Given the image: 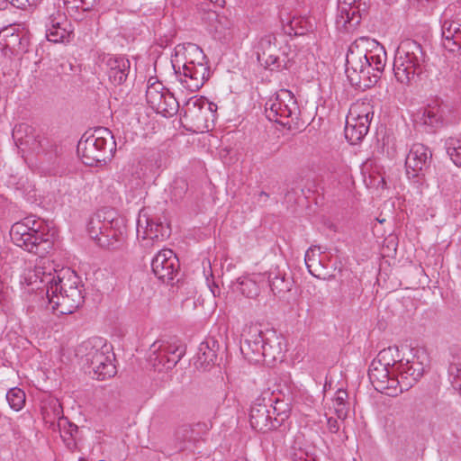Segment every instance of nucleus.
<instances>
[{
  "mask_svg": "<svg viewBox=\"0 0 461 461\" xmlns=\"http://www.w3.org/2000/svg\"><path fill=\"white\" fill-rule=\"evenodd\" d=\"M87 232L100 247L117 249L126 238V221L113 209L103 208L90 218Z\"/></svg>",
  "mask_w": 461,
  "mask_h": 461,
  "instance_id": "obj_4",
  "label": "nucleus"
},
{
  "mask_svg": "<svg viewBox=\"0 0 461 461\" xmlns=\"http://www.w3.org/2000/svg\"><path fill=\"white\" fill-rule=\"evenodd\" d=\"M78 353L84 354L89 372L93 373L95 379L104 380L116 374L114 354L103 339L94 338L84 341L78 348Z\"/></svg>",
  "mask_w": 461,
  "mask_h": 461,
  "instance_id": "obj_7",
  "label": "nucleus"
},
{
  "mask_svg": "<svg viewBox=\"0 0 461 461\" xmlns=\"http://www.w3.org/2000/svg\"><path fill=\"white\" fill-rule=\"evenodd\" d=\"M451 106L439 99L431 101L426 107L420 110L414 116L416 123L439 128L452 122Z\"/></svg>",
  "mask_w": 461,
  "mask_h": 461,
  "instance_id": "obj_18",
  "label": "nucleus"
},
{
  "mask_svg": "<svg viewBox=\"0 0 461 461\" xmlns=\"http://www.w3.org/2000/svg\"><path fill=\"white\" fill-rule=\"evenodd\" d=\"M269 195L268 194H267L266 192L264 191H261L259 194H258V202H261V201H264L266 202L267 199H268Z\"/></svg>",
  "mask_w": 461,
  "mask_h": 461,
  "instance_id": "obj_53",
  "label": "nucleus"
},
{
  "mask_svg": "<svg viewBox=\"0 0 461 461\" xmlns=\"http://www.w3.org/2000/svg\"><path fill=\"white\" fill-rule=\"evenodd\" d=\"M185 346L176 337L157 339L149 348V362L157 370L172 369L184 357Z\"/></svg>",
  "mask_w": 461,
  "mask_h": 461,
  "instance_id": "obj_11",
  "label": "nucleus"
},
{
  "mask_svg": "<svg viewBox=\"0 0 461 461\" xmlns=\"http://www.w3.org/2000/svg\"><path fill=\"white\" fill-rule=\"evenodd\" d=\"M112 132L107 128H97L86 132L77 144V155L86 166H96L109 159L115 147Z\"/></svg>",
  "mask_w": 461,
  "mask_h": 461,
  "instance_id": "obj_6",
  "label": "nucleus"
},
{
  "mask_svg": "<svg viewBox=\"0 0 461 461\" xmlns=\"http://www.w3.org/2000/svg\"><path fill=\"white\" fill-rule=\"evenodd\" d=\"M188 190V183L185 178L174 179L170 186V194L175 201L182 200Z\"/></svg>",
  "mask_w": 461,
  "mask_h": 461,
  "instance_id": "obj_39",
  "label": "nucleus"
},
{
  "mask_svg": "<svg viewBox=\"0 0 461 461\" xmlns=\"http://www.w3.org/2000/svg\"><path fill=\"white\" fill-rule=\"evenodd\" d=\"M41 221L32 217L13 224L10 230V237L13 242L25 250L42 255L51 247L48 235L41 230Z\"/></svg>",
  "mask_w": 461,
  "mask_h": 461,
  "instance_id": "obj_8",
  "label": "nucleus"
},
{
  "mask_svg": "<svg viewBox=\"0 0 461 461\" xmlns=\"http://www.w3.org/2000/svg\"><path fill=\"white\" fill-rule=\"evenodd\" d=\"M210 16L216 18L217 24L215 25V30L220 33H223L226 30H230L232 26V23L225 16H221L214 12L211 13Z\"/></svg>",
  "mask_w": 461,
  "mask_h": 461,
  "instance_id": "obj_42",
  "label": "nucleus"
},
{
  "mask_svg": "<svg viewBox=\"0 0 461 461\" xmlns=\"http://www.w3.org/2000/svg\"><path fill=\"white\" fill-rule=\"evenodd\" d=\"M442 45L443 47L450 51V52H455V51H457L459 50H461V38L459 37H456V38H447V39H442Z\"/></svg>",
  "mask_w": 461,
  "mask_h": 461,
  "instance_id": "obj_44",
  "label": "nucleus"
},
{
  "mask_svg": "<svg viewBox=\"0 0 461 461\" xmlns=\"http://www.w3.org/2000/svg\"><path fill=\"white\" fill-rule=\"evenodd\" d=\"M263 347L261 361L271 363L283 357V339L277 336L276 332L268 331L266 333Z\"/></svg>",
  "mask_w": 461,
  "mask_h": 461,
  "instance_id": "obj_25",
  "label": "nucleus"
},
{
  "mask_svg": "<svg viewBox=\"0 0 461 461\" xmlns=\"http://www.w3.org/2000/svg\"><path fill=\"white\" fill-rule=\"evenodd\" d=\"M327 425L330 432L331 433H337L339 429V426L336 419L329 418L327 420Z\"/></svg>",
  "mask_w": 461,
  "mask_h": 461,
  "instance_id": "obj_48",
  "label": "nucleus"
},
{
  "mask_svg": "<svg viewBox=\"0 0 461 461\" xmlns=\"http://www.w3.org/2000/svg\"><path fill=\"white\" fill-rule=\"evenodd\" d=\"M43 418L46 421L53 422L50 411L47 408L43 411Z\"/></svg>",
  "mask_w": 461,
  "mask_h": 461,
  "instance_id": "obj_51",
  "label": "nucleus"
},
{
  "mask_svg": "<svg viewBox=\"0 0 461 461\" xmlns=\"http://www.w3.org/2000/svg\"><path fill=\"white\" fill-rule=\"evenodd\" d=\"M13 139L19 149L26 148L37 154H45L51 159L57 154V148L47 137L34 134L33 129L27 124H19L13 130Z\"/></svg>",
  "mask_w": 461,
  "mask_h": 461,
  "instance_id": "obj_14",
  "label": "nucleus"
},
{
  "mask_svg": "<svg viewBox=\"0 0 461 461\" xmlns=\"http://www.w3.org/2000/svg\"><path fill=\"white\" fill-rule=\"evenodd\" d=\"M398 352L397 348L395 347H388L386 348L382 349L377 357L373 360L374 362H378L382 366L385 367H389L392 370L396 372V367L399 363V360H396L394 355Z\"/></svg>",
  "mask_w": 461,
  "mask_h": 461,
  "instance_id": "obj_34",
  "label": "nucleus"
},
{
  "mask_svg": "<svg viewBox=\"0 0 461 461\" xmlns=\"http://www.w3.org/2000/svg\"><path fill=\"white\" fill-rule=\"evenodd\" d=\"M68 27H70V24L65 14L59 10L50 14L46 22V30H49L50 28L59 29Z\"/></svg>",
  "mask_w": 461,
  "mask_h": 461,
  "instance_id": "obj_38",
  "label": "nucleus"
},
{
  "mask_svg": "<svg viewBox=\"0 0 461 461\" xmlns=\"http://www.w3.org/2000/svg\"><path fill=\"white\" fill-rule=\"evenodd\" d=\"M374 117V109L369 101L354 103L346 118L345 137L351 144L364 139L369 131Z\"/></svg>",
  "mask_w": 461,
  "mask_h": 461,
  "instance_id": "obj_13",
  "label": "nucleus"
},
{
  "mask_svg": "<svg viewBox=\"0 0 461 461\" xmlns=\"http://www.w3.org/2000/svg\"><path fill=\"white\" fill-rule=\"evenodd\" d=\"M287 16L285 17V13L282 11L280 13L279 18L282 25L285 27V25L289 26L291 31H294V33H297V31L295 30L296 26L301 23V20L296 17H293L290 19L288 17V14L286 13Z\"/></svg>",
  "mask_w": 461,
  "mask_h": 461,
  "instance_id": "obj_45",
  "label": "nucleus"
},
{
  "mask_svg": "<svg viewBox=\"0 0 461 461\" xmlns=\"http://www.w3.org/2000/svg\"><path fill=\"white\" fill-rule=\"evenodd\" d=\"M264 275L254 274L251 276L240 277L237 281L236 289L248 298H256L260 293V283Z\"/></svg>",
  "mask_w": 461,
  "mask_h": 461,
  "instance_id": "obj_28",
  "label": "nucleus"
},
{
  "mask_svg": "<svg viewBox=\"0 0 461 461\" xmlns=\"http://www.w3.org/2000/svg\"><path fill=\"white\" fill-rule=\"evenodd\" d=\"M151 267L154 275L162 282L167 283L174 279L179 268L178 258L173 250H160L153 258Z\"/></svg>",
  "mask_w": 461,
  "mask_h": 461,
  "instance_id": "obj_23",
  "label": "nucleus"
},
{
  "mask_svg": "<svg viewBox=\"0 0 461 461\" xmlns=\"http://www.w3.org/2000/svg\"><path fill=\"white\" fill-rule=\"evenodd\" d=\"M411 357L400 359L396 367L399 386L403 391L411 387L424 374L428 357L422 350H411Z\"/></svg>",
  "mask_w": 461,
  "mask_h": 461,
  "instance_id": "obj_15",
  "label": "nucleus"
},
{
  "mask_svg": "<svg viewBox=\"0 0 461 461\" xmlns=\"http://www.w3.org/2000/svg\"><path fill=\"white\" fill-rule=\"evenodd\" d=\"M266 333L257 325H250L243 334L240 351L250 362L258 363L262 360V349Z\"/></svg>",
  "mask_w": 461,
  "mask_h": 461,
  "instance_id": "obj_22",
  "label": "nucleus"
},
{
  "mask_svg": "<svg viewBox=\"0 0 461 461\" xmlns=\"http://www.w3.org/2000/svg\"><path fill=\"white\" fill-rule=\"evenodd\" d=\"M85 5V9H91L97 2V0H80Z\"/></svg>",
  "mask_w": 461,
  "mask_h": 461,
  "instance_id": "obj_49",
  "label": "nucleus"
},
{
  "mask_svg": "<svg viewBox=\"0 0 461 461\" xmlns=\"http://www.w3.org/2000/svg\"><path fill=\"white\" fill-rule=\"evenodd\" d=\"M237 461H249L248 459H240V460H237Z\"/></svg>",
  "mask_w": 461,
  "mask_h": 461,
  "instance_id": "obj_54",
  "label": "nucleus"
},
{
  "mask_svg": "<svg viewBox=\"0 0 461 461\" xmlns=\"http://www.w3.org/2000/svg\"><path fill=\"white\" fill-rule=\"evenodd\" d=\"M452 387L461 393V349L451 348V358L447 369Z\"/></svg>",
  "mask_w": 461,
  "mask_h": 461,
  "instance_id": "obj_29",
  "label": "nucleus"
},
{
  "mask_svg": "<svg viewBox=\"0 0 461 461\" xmlns=\"http://www.w3.org/2000/svg\"><path fill=\"white\" fill-rule=\"evenodd\" d=\"M366 3L362 0H339L336 25L339 30L355 29L366 11Z\"/></svg>",
  "mask_w": 461,
  "mask_h": 461,
  "instance_id": "obj_19",
  "label": "nucleus"
},
{
  "mask_svg": "<svg viewBox=\"0 0 461 461\" xmlns=\"http://www.w3.org/2000/svg\"><path fill=\"white\" fill-rule=\"evenodd\" d=\"M385 64L384 48L375 40L360 37L348 48L346 74L351 85L369 87L377 82Z\"/></svg>",
  "mask_w": 461,
  "mask_h": 461,
  "instance_id": "obj_2",
  "label": "nucleus"
},
{
  "mask_svg": "<svg viewBox=\"0 0 461 461\" xmlns=\"http://www.w3.org/2000/svg\"><path fill=\"white\" fill-rule=\"evenodd\" d=\"M147 102L158 113L165 117L175 115L179 108L178 102L162 84L151 87L147 93Z\"/></svg>",
  "mask_w": 461,
  "mask_h": 461,
  "instance_id": "obj_21",
  "label": "nucleus"
},
{
  "mask_svg": "<svg viewBox=\"0 0 461 461\" xmlns=\"http://www.w3.org/2000/svg\"><path fill=\"white\" fill-rule=\"evenodd\" d=\"M277 52V48L257 51L258 60L266 68L270 70L278 69L281 67V61Z\"/></svg>",
  "mask_w": 461,
  "mask_h": 461,
  "instance_id": "obj_33",
  "label": "nucleus"
},
{
  "mask_svg": "<svg viewBox=\"0 0 461 461\" xmlns=\"http://www.w3.org/2000/svg\"><path fill=\"white\" fill-rule=\"evenodd\" d=\"M446 149L454 164L461 167V140L450 137L446 140Z\"/></svg>",
  "mask_w": 461,
  "mask_h": 461,
  "instance_id": "obj_35",
  "label": "nucleus"
},
{
  "mask_svg": "<svg viewBox=\"0 0 461 461\" xmlns=\"http://www.w3.org/2000/svg\"><path fill=\"white\" fill-rule=\"evenodd\" d=\"M260 401L252 405L249 413V422L255 430L265 433L277 429L289 417L288 404L283 401L270 399L269 406Z\"/></svg>",
  "mask_w": 461,
  "mask_h": 461,
  "instance_id": "obj_10",
  "label": "nucleus"
},
{
  "mask_svg": "<svg viewBox=\"0 0 461 461\" xmlns=\"http://www.w3.org/2000/svg\"><path fill=\"white\" fill-rule=\"evenodd\" d=\"M348 393L344 390H338L333 401V407L339 419L344 420L348 416V408L346 406V400Z\"/></svg>",
  "mask_w": 461,
  "mask_h": 461,
  "instance_id": "obj_37",
  "label": "nucleus"
},
{
  "mask_svg": "<svg viewBox=\"0 0 461 461\" xmlns=\"http://www.w3.org/2000/svg\"><path fill=\"white\" fill-rule=\"evenodd\" d=\"M22 283L45 292L53 311L59 314H71L84 303L79 277L69 270L57 271L41 256L32 268L25 270Z\"/></svg>",
  "mask_w": 461,
  "mask_h": 461,
  "instance_id": "obj_1",
  "label": "nucleus"
},
{
  "mask_svg": "<svg viewBox=\"0 0 461 461\" xmlns=\"http://www.w3.org/2000/svg\"><path fill=\"white\" fill-rule=\"evenodd\" d=\"M197 438L194 431V425L184 424L179 426L174 433V440L176 447L183 451L188 448V445L192 444Z\"/></svg>",
  "mask_w": 461,
  "mask_h": 461,
  "instance_id": "obj_30",
  "label": "nucleus"
},
{
  "mask_svg": "<svg viewBox=\"0 0 461 461\" xmlns=\"http://www.w3.org/2000/svg\"><path fill=\"white\" fill-rule=\"evenodd\" d=\"M158 84H161L160 82H158L156 78L154 77H150L148 81V86H147V90H146V94L149 91V89L153 86H155L156 85Z\"/></svg>",
  "mask_w": 461,
  "mask_h": 461,
  "instance_id": "obj_50",
  "label": "nucleus"
},
{
  "mask_svg": "<svg viewBox=\"0 0 461 461\" xmlns=\"http://www.w3.org/2000/svg\"><path fill=\"white\" fill-rule=\"evenodd\" d=\"M79 461H86V459L84 458H80Z\"/></svg>",
  "mask_w": 461,
  "mask_h": 461,
  "instance_id": "obj_55",
  "label": "nucleus"
},
{
  "mask_svg": "<svg viewBox=\"0 0 461 461\" xmlns=\"http://www.w3.org/2000/svg\"><path fill=\"white\" fill-rule=\"evenodd\" d=\"M432 153L421 143H414L406 157L405 167L409 178L422 177L429 169Z\"/></svg>",
  "mask_w": 461,
  "mask_h": 461,
  "instance_id": "obj_20",
  "label": "nucleus"
},
{
  "mask_svg": "<svg viewBox=\"0 0 461 461\" xmlns=\"http://www.w3.org/2000/svg\"><path fill=\"white\" fill-rule=\"evenodd\" d=\"M270 49H276V37L273 33L267 34L260 39L257 51H263Z\"/></svg>",
  "mask_w": 461,
  "mask_h": 461,
  "instance_id": "obj_41",
  "label": "nucleus"
},
{
  "mask_svg": "<svg viewBox=\"0 0 461 461\" xmlns=\"http://www.w3.org/2000/svg\"><path fill=\"white\" fill-rule=\"evenodd\" d=\"M459 33H460V35H461V26L459 27Z\"/></svg>",
  "mask_w": 461,
  "mask_h": 461,
  "instance_id": "obj_56",
  "label": "nucleus"
},
{
  "mask_svg": "<svg viewBox=\"0 0 461 461\" xmlns=\"http://www.w3.org/2000/svg\"><path fill=\"white\" fill-rule=\"evenodd\" d=\"M61 438L69 450L73 451L76 448L77 444L74 437L61 435Z\"/></svg>",
  "mask_w": 461,
  "mask_h": 461,
  "instance_id": "obj_47",
  "label": "nucleus"
},
{
  "mask_svg": "<svg viewBox=\"0 0 461 461\" xmlns=\"http://www.w3.org/2000/svg\"><path fill=\"white\" fill-rule=\"evenodd\" d=\"M217 105L203 97L190 98L184 107V119L195 132L210 131L216 118Z\"/></svg>",
  "mask_w": 461,
  "mask_h": 461,
  "instance_id": "obj_12",
  "label": "nucleus"
},
{
  "mask_svg": "<svg viewBox=\"0 0 461 461\" xmlns=\"http://www.w3.org/2000/svg\"><path fill=\"white\" fill-rule=\"evenodd\" d=\"M395 375V371L378 364V362L372 361L369 366L368 376L375 389L391 397L402 393L399 378L394 376Z\"/></svg>",
  "mask_w": 461,
  "mask_h": 461,
  "instance_id": "obj_17",
  "label": "nucleus"
},
{
  "mask_svg": "<svg viewBox=\"0 0 461 461\" xmlns=\"http://www.w3.org/2000/svg\"><path fill=\"white\" fill-rule=\"evenodd\" d=\"M205 55L196 44H178L171 56V64L183 87L191 92L199 90L210 77Z\"/></svg>",
  "mask_w": 461,
  "mask_h": 461,
  "instance_id": "obj_3",
  "label": "nucleus"
},
{
  "mask_svg": "<svg viewBox=\"0 0 461 461\" xmlns=\"http://www.w3.org/2000/svg\"><path fill=\"white\" fill-rule=\"evenodd\" d=\"M265 113L269 121L288 129L298 128L300 108L291 91L282 89L270 96L265 104Z\"/></svg>",
  "mask_w": 461,
  "mask_h": 461,
  "instance_id": "obj_9",
  "label": "nucleus"
},
{
  "mask_svg": "<svg viewBox=\"0 0 461 461\" xmlns=\"http://www.w3.org/2000/svg\"><path fill=\"white\" fill-rule=\"evenodd\" d=\"M217 347L218 345L213 339L203 341L199 345L195 360L197 368L206 369L214 363L217 357Z\"/></svg>",
  "mask_w": 461,
  "mask_h": 461,
  "instance_id": "obj_27",
  "label": "nucleus"
},
{
  "mask_svg": "<svg viewBox=\"0 0 461 461\" xmlns=\"http://www.w3.org/2000/svg\"><path fill=\"white\" fill-rule=\"evenodd\" d=\"M451 10H446L441 16V35L442 39L461 38L459 33L460 24L453 21Z\"/></svg>",
  "mask_w": 461,
  "mask_h": 461,
  "instance_id": "obj_32",
  "label": "nucleus"
},
{
  "mask_svg": "<svg viewBox=\"0 0 461 461\" xmlns=\"http://www.w3.org/2000/svg\"><path fill=\"white\" fill-rule=\"evenodd\" d=\"M6 400L12 409L20 411L25 403V393L17 387L12 388L6 393Z\"/></svg>",
  "mask_w": 461,
  "mask_h": 461,
  "instance_id": "obj_36",
  "label": "nucleus"
},
{
  "mask_svg": "<svg viewBox=\"0 0 461 461\" xmlns=\"http://www.w3.org/2000/svg\"><path fill=\"white\" fill-rule=\"evenodd\" d=\"M267 279L271 292L275 296L283 297L292 289V278L287 276L286 273L281 271L278 267L268 272Z\"/></svg>",
  "mask_w": 461,
  "mask_h": 461,
  "instance_id": "obj_26",
  "label": "nucleus"
},
{
  "mask_svg": "<svg viewBox=\"0 0 461 461\" xmlns=\"http://www.w3.org/2000/svg\"><path fill=\"white\" fill-rule=\"evenodd\" d=\"M304 260H305V264L307 266V268L309 270V272L312 274V275H314L313 274V271L312 269V267H313V264L317 261L316 258H315V250L312 248H310L306 253H305V258H304Z\"/></svg>",
  "mask_w": 461,
  "mask_h": 461,
  "instance_id": "obj_46",
  "label": "nucleus"
},
{
  "mask_svg": "<svg viewBox=\"0 0 461 461\" xmlns=\"http://www.w3.org/2000/svg\"><path fill=\"white\" fill-rule=\"evenodd\" d=\"M425 53L417 41L407 39L396 50L393 74L396 80L405 86L416 83L422 73Z\"/></svg>",
  "mask_w": 461,
  "mask_h": 461,
  "instance_id": "obj_5",
  "label": "nucleus"
},
{
  "mask_svg": "<svg viewBox=\"0 0 461 461\" xmlns=\"http://www.w3.org/2000/svg\"><path fill=\"white\" fill-rule=\"evenodd\" d=\"M106 74L109 81L114 86L122 85L130 73L131 62L122 56H108L104 59Z\"/></svg>",
  "mask_w": 461,
  "mask_h": 461,
  "instance_id": "obj_24",
  "label": "nucleus"
},
{
  "mask_svg": "<svg viewBox=\"0 0 461 461\" xmlns=\"http://www.w3.org/2000/svg\"><path fill=\"white\" fill-rule=\"evenodd\" d=\"M136 230L137 237L144 242V247L151 246L154 241L164 240L170 235L168 225L150 217L145 211L139 213Z\"/></svg>",
  "mask_w": 461,
  "mask_h": 461,
  "instance_id": "obj_16",
  "label": "nucleus"
},
{
  "mask_svg": "<svg viewBox=\"0 0 461 461\" xmlns=\"http://www.w3.org/2000/svg\"><path fill=\"white\" fill-rule=\"evenodd\" d=\"M8 35L14 36V33L11 32V29L6 28L0 32V39L5 38Z\"/></svg>",
  "mask_w": 461,
  "mask_h": 461,
  "instance_id": "obj_52",
  "label": "nucleus"
},
{
  "mask_svg": "<svg viewBox=\"0 0 461 461\" xmlns=\"http://www.w3.org/2000/svg\"><path fill=\"white\" fill-rule=\"evenodd\" d=\"M71 31L68 28H50L49 30H46V37L48 41L59 43V42H64L67 41L70 36Z\"/></svg>",
  "mask_w": 461,
  "mask_h": 461,
  "instance_id": "obj_40",
  "label": "nucleus"
},
{
  "mask_svg": "<svg viewBox=\"0 0 461 461\" xmlns=\"http://www.w3.org/2000/svg\"><path fill=\"white\" fill-rule=\"evenodd\" d=\"M34 0H0V10L6 9L9 5L16 8H24L27 5L33 4Z\"/></svg>",
  "mask_w": 461,
  "mask_h": 461,
  "instance_id": "obj_43",
  "label": "nucleus"
},
{
  "mask_svg": "<svg viewBox=\"0 0 461 461\" xmlns=\"http://www.w3.org/2000/svg\"><path fill=\"white\" fill-rule=\"evenodd\" d=\"M53 420L58 419V427L61 435L74 437L77 433L78 428L77 425L69 422L66 417L62 415V407L59 402L53 401L50 403Z\"/></svg>",
  "mask_w": 461,
  "mask_h": 461,
  "instance_id": "obj_31",
  "label": "nucleus"
}]
</instances>
